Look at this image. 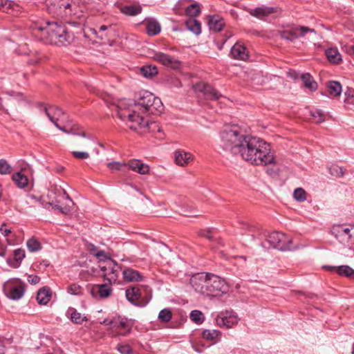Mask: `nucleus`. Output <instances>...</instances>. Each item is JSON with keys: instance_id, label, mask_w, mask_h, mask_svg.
Instances as JSON below:
<instances>
[{"instance_id": "obj_1", "label": "nucleus", "mask_w": 354, "mask_h": 354, "mask_svg": "<svg viewBox=\"0 0 354 354\" xmlns=\"http://www.w3.org/2000/svg\"><path fill=\"white\" fill-rule=\"evenodd\" d=\"M221 146L234 155L239 154L247 162L255 165H275V158L270 145L259 138L245 136L236 126L227 127L221 134Z\"/></svg>"}, {"instance_id": "obj_2", "label": "nucleus", "mask_w": 354, "mask_h": 354, "mask_svg": "<svg viewBox=\"0 0 354 354\" xmlns=\"http://www.w3.org/2000/svg\"><path fill=\"white\" fill-rule=\"evenodd\" d=\"M163 104L160 98L153 93L144 91L140 93L135 102L131 100L121 101L118 106V116L133 130L148 129L151 131L160 132L159 124L149 122L144 114H157L162 111Z\"/></svg>"}, {"instance_id": "obj_3", "label": "nucleus", "mask_w": 354, "mask_h": 354, "mask_svg": "<svg viewBox=\"0 0 354 354\" xmlns=\"http://www.w3.org/2000/svg\"><path fill=\"white\" fill-rule=\"evenodd\" d=\"M30 27L35 37L51 44L65 46L70 44L72 39L67 28L57 22L44 24L32 21Z\"/></svg>"}, {"instance_id": "obj_4", "label": "nucleus", "mask_w": 354, "mask_h": 354, "mask_svg": "<svg viewBox=\"0 0 354 354\" xmlns=\"http://www.w3.org/2000/svg\"><path fill=\"white\" fill-rule=\"evenodd\" d=\"M191 284L196 292L209 297L221 296L229 290L223 279L210 273L194 275L191 279Z\"/></svg>"}, {"instance_id": "obj_5", "label": "nucleus", "mask_w": 354, "mask_h": 354, "mask_svg": "<svg viewBox=\"0 0 354 354\" xmlns=\"http://www.w3.org/2000/svg\"><path fill=\"white\" fill-rule=\"evenodd\" d=\"M126 297L135 306H145L151 298V291L146 286H133L127 289Z\"/></svg>"}, {"instance_id": "obj_6", "label": "nucleus", "mask_w": 354, "mask_h": 354, "mask_svg": "<svg viewBox=\"0 0 354 354\" xmlns=\"http://www.w3.org/2000/svg\"><path fill=\"white\" fill-rule=\"evenodd\" d=\"M47 6L50 13L67 16L76 8V0H47Z\"/></svg>"}, {"instance_id": "obj_7", "label": "nucleus", "mask_w": 354, "mask_h": 354, "mask_svg": "<svg viewBox=\"0 0 354 354\" xmlns=\"http://www.w3.org/2000/svg\"><path fill=\"white\" fill-rule=\"evenodd\" d=\"M278 34L281 38L293 41L300 37H306V39H310L316 35V32L314 29L308 27L297 26L288 30H280Z\"/></svg>"}, {"instance_id": "obj_8", "label": "nucleus", "mask_w": 354, "mask_h": 354, "mask_svg": "<svg viewBox=\"0 0 354 354\" xmlns=\"http://www.w3.org/2000/svg\"><path fill=\"white\" fill-rule=\"evenodd\" d=\"M25 283L18 279H12L6 281L3 285V290L11 299H21L25 292Z\"/></svg>"}, {"instance_id": "obj_9", "label": "nucleus", "mask_w": 354, "mask_h": 354, "mask_svg": "<svg viewBox=\"0 0 354 354\" xmlns=\"http://www.w3.org/2000/svg\"><path fill=\"white\" fill-rule=\"evenodd\" d=\"M267 241L271 246L280 250H290L294 248L292 246L291 238L281 232L270 233L268 236Z\"/></svg>"}, {"instance_id": "obj_10", "label": "nucleus", "mask_w": 354, "mask_h": 354, "mask_svg": "<svg viewBox=\"0 0 354 354\" xmlns=\"http://www.w3.org/2000/svg\"><path fill=\"white\" fill-rule=\"evenodd\" d=\"M101 270L104 272V278L111 283L118 280V273L121 270L120 267L111 259L100 265Z\"/></svg>"}, {"instance_id": "obj_11", "label": "nucleus", "mask_w": 354, "mask_h": 354, "mask_svg": "<svg viewBox=\"0 0 354 354\" xmlns=\"http://www.w3.org/2000/svg\"><path fill=\"white\" fill-rule=\"evenodd\" d=\"M239 321L237 314L233 311L221 312L216 317V325L221 328H232L236 325Z\"/></svg>"}, {"instance_id": "obj_12", "label": "nucleus", "mask_w": 354, "mask_h": 354, "mask_svg": "<svg viewBox=\"0 0 354 354\" xmlns=\"http://www.w3.org/2000/svg\"><path fill=\"white\" fill-rule=\"evenodd\" d=\"M152 58L160 64L173 69L178 68L180 66V63L178 59L162 52H155Z\"/></svg>"}, {"instance_id": "obj_13", "label": "nucleus", "mask_w": 354, "mask_h": 354, "mask_svg": "<svg viewBox=\"0 0 354 354\" xmlns=\"http://www.w3.org/2000/svg\"><path fill=\"white\" fill-rule=\"evenodd\" d=\"M331 232L342 243H348L353 236V234L351 233V229L344 225L333 226Z\"/></svg>"}, {"instance_id": "obj_14", "label": "nucleus", "mask_w": 354, "mask_h": 354, "mask_svg": "<svg viewBox=\"0 0 354 354\" xmlns=\"http://www.w3.org/2000/svg\"><path fill=\"white\" fill-rule=\"evenodd\" d=\"M43 111L55 127H58V121L64 120V113L57 106H42Z\"/></svg>"}, {"instance_id": "obj_15", "label": "nucleus", "mask_w": 354, "mask_h": 354, "mask_svg": "<svg viewBox=\"0 0 354 354\" xmlns=\"http://www.w3.org/2000/svg\"><path fill=\"white\" fill-rule=\"evenodd\" d=\"M21 7L9 0H0V11L17 16L21 11Z\"/></svg>"}, {"instance_id": "obj_16", "label": "nucleus", "mask_w": 354, "mask_h": 354, "mask_svg": "<svg viewBox=\"0 0 354 354\" xmlns=\"http://www.w3.org/2000/svg\"><path fill=\"white\" fill-rule=\"evenodd\" d=\"M197 89L203 92L208 99L212 100H218L222 97V95L217 90L206 83L198 84Z\"/></svg>"}, {"instance_id": "obj_17", "label": "nucleus", "mask_w": 354, "mask_h": 354, "mask_svg": "<svg viewBox=\"0 0 354 354\" xmlns=\"http://www.w3.org/2000/svg\"><path fill=\"white\" fill-rule=\"evenodd\" d=\"M127 167H128L129 169L142 175L147 174L149 171V166L137 159L129 160L127 163Z\"/></svg>"}, {"instance_id": "obj_18", "label": "nucleus", "mask_w": 354, "mask_h": 354, "mask_svg": "<svg viewBox=\"0 0 354 354\" xmlns=\"http://www.w3.org/2000/svg\"><path fill=\"white\" fill-rule=\"evenodd\" d=\"M323 269L330 272H336L340 276L354 277V270L348 266H324Z\"/></svg>"}, {"instance_id": "obj_19", "label": "nucleus", "mask_w": 354, "mask_h": 354, "mask_svg": "<svg viewBox=\"0 0 354 354\" xmlns=\"http://www.w3.org/2000/svg\"><path fill=\"white\" fill-rule=\"evenodd\" d=\"M111 291V287L107 284L94 285L91 289V293L93 297H99L100 298L108 297Z\"/></svg>"}, {"instance_id": "obj_20", "label": "nucleus", "mask_w": 354, "mask_h": 354, "mask_svg": "<svg viewBox=\"0 0 354 354\" xmlns=\"http://www.w3.org/2000/svg\"><path fill=\"white\" fill-rule=\"evenodd\" d=\"M111 327L117 330V333L126 335L131 330L128 322L121 319H115L110 322Z\"/></svg>"}, {"instance_id": "obj_21", "label": "nucleus", "mask_w": 354, "mask_h": 354, "mask_svg": "<svg viewBox=\"0 0 354 354\" xmlns=\"http://www.w3.org/2000/svg\"><path fill=\"white\" fill-rule=\"evenodd\" d=\"M176 163L181 167L188 165L193 160V155L183 150H177L174 153Z\"/></svg>"}, {"instance_id": "obj_22", "label": "nucleus", "mask_w": 354, "mask_h": 354, "mask_svg": "<svg viewBox=\"0 0 354 354\" xmlns=\"http://www.w3.org/2000/svg\"><path fill=\"white\" fill-rule=\"evenodd\" d=\"M274 12V8L272 7H259L253 9H250L248 12L253 17L259 19H263L265 17L269 16Z\"/></svg>"}, {"instance_id": "obj_23", "label": "nucleus", "mask_w": 354, "mask_h": 354, "mask_svg": "<svg viewBox=\"0 0 354 354\" xmlns=\"http://www.w3.org/2000/svg\"><path fill=\"white\" fill-rule=\"evenodd\" d=\"M232 57L237 59L245 60L248 57L246 48L239 43L235 44L231 48Z\"/></svg>"}, {"instance_id": "obj_24", "label": "nucleus", "mask_w": 354, "mask_h": 354, "mask_svg": "<svg viewBox=\"0 0 354 354\" xmlns=\"http://www.w3.org/2000/svg\"><path fill=\"white\" fill-rule=\"evenodd\" d=\"M224 25L223 19L219 16L210 17L208 20V26L212 31L219 32L222 30Z\"/></svg>"}, {"instance_id": "obj_25", "label": "nucleus", "mask_w": 354, "mask_h": 354, "mask_svg": "<svg viewBox=\"0 0 354 354\" xmlns=\"http://www.w3.org/2000/svg\"><path fill=\"white\" fill-rule=\"evenodd\" d=\"M124 279L128 282L139 281L142 279L140 273L131 268H127L122 271Z\"/></svg>"}, {"instance_id": "obj_26", "label": "nucleus", "mask_w": 354, "mask_h": 354, "mask_svg": "<svg viewBox=\"0 0 354 354\" xmlns=\"http://www.w3.org/2000/svg\"><path fill=\"white\" fill-rule=\"evenodd\" d=\"M327 88L329 95L333 97H338L342 92V85L337 81H330L327 84Z\"/></svg>"}, {"instance_id": "obj_27", "label": "nucleus", "mask_w": 354, "mask_h": 354, "mask_svg": "<svg viewBox=\"0 0 354 354\" xmlns=\"http://www.w3.org/2000/svg\"><path fill=\"white\" fill-rule=\"evenodd\" d=\"M326 55L330 62L339 64L342 62V55L336 48H330L326 50Z\"/></svg>"}, {"instance_id": "obj_28", "label": "nucleus", "mask_w": 354, "mask_h": 354, "mask_svg": "<svg viewBox=\"0 0 354 354\" xmlns=\"http://www.w3.org/2000/svg\"><path fill=\"white\" fill-rule=\"evenodd\" d=\"M51 294L49 288H41L37 295V300L41 305H46L50 299Z\"/></svg>"}, {"instance_id": "obj_29", "label": "nucleus", "mask_w": 354, "mask_h": 354, "mask_svg": "<svg viewBox=\"0 0 354 354\" xmlns=\"http://www.w3.org/2000/svg\"><path fill=\"white\" fill-rule=\"evenodd\" d=\"M147 32L150 36L158 35L161 30L160 24L155 20H149L146 25Z\"/></svg>"}, {"instance_id": "obj_30", "label": "nucleus", "mask_w": 354, "mask_h": 354, "mask_svg": "<svg viewBox=\"0 0 354 354\" xmlns=\"http://www.w3.org/2000/svg\"><path fill=\"white\" fill-rule=\"evenodd\" d=\"M25 257V252L23 250L17 249L14 251L12 259L9 260V264L13 268L19 266L21 261Z\"/></svg>"}, {"instance_id": "obj_31", "label": "nucleus", "mask_w": 354, "mask_h": 354, "mask_svg": "<svg viewBox=\"0 0 354 354\" xmlns=\"http://www.w3.org/2000/svg\"><path fill=\"white\" fill-rule=\"evenodd\" d=\"M185 26L189 30L196 35H199L201 32V23L194 18L187 20Z\"/></svg>"}, {"instance_id": "obj_32", "label": "nucleus", "mask_w": 354, "mask_h": 354, "mask_svg": "<svg viewBox=\"0 0 354 354\" xmlns=\"http://www.w3.org/2000/svg\"><path fill=\"white\" fill-rule=\"evenodd\" d=\"M122 13L129 16H135L142 12V7L140 5L124 6L121 8Z\"/></svg>"}, {"instance_id": "obj_33", "label": "nucleus", "mask_w": 354, "mask_h": 354, "mask_svg": "<svg viewBox=\"0 0 354 354\" xmlns=\"http://www.w3.org/2000/svg\"><path fill=\"white\" fill-rule=\"evenodd\" d=\"M301 80L304 82L305 87L308 88L311 91H315L317 88L316 82L314 81L312 76L308 74H303L301 75Z\"/></svg>"}, {"instance_id": "obj_34", "label": "nucleus", "mask_w": 354, "mask_h": 354, "mask_svg": "<svg viewBox=\"0 0 354 354\" xmlns=\"http://www.w3.org/2000/svg\"><path fill=\"white\" fill-rule=\"evenodd\" d=\"M220 335L221 332L215 329H206L202 332V337L207 341H216Z\"/></svg>"}, {"instance_id": "obj_35", "label": "nucleus", "mask_w": 354, "mask_h": 354, "mask_svg": "<svg viewBox=\"0 0 354 354\" xmlns=\"http://www.w3.org/2000/svg\"><path fill=\"white\" fill-rule=\"evenodd\" d=\"M12 180L15 181L17 187L24 188L27 186L28 180V178L22 174L21 172H17L12 176Z\"/></svg>"}, {"instance_id": "obj_36", "label": "nucleus", "mask_w": 354, "mask_h": 354, "mask_svg": "<svg viewBox=\"0 0 354 354\" xmlns=\"http://www.w3.org/2000/svg\"><path fill=\"white\" fill-rule=\"evenodd\" d=\"M140 71L146 77H151L158 74V68L155 66H144L140 68Z\"/></svg>"}, {"instance_id": "obj_37", "label": "nucleus", "mask_w": 354, "mask_h": 354, "mask_svg": "<svg viewBox=\"0 0 354 354\" xmlns=\"http://www.w3.org/2000/svg\"><path fill=\"white\" fill-rule=\"evenodd\" d=\"M68 313L71 314V319L76 324H82L85 320V317L74 308L69 309Z\"/></svg>"}, {"instance_id": "obj_38", "label": "nucleus", "mask_w": 354, "mask_h": 354, "mask_svg": "<svg viewBox=\"0 0 354 354\" xmlns=\"http://www.w3.org/2000/svg\"><path fill=\"white\" fill-rule=\"evenodd\" d=\"M186 14L192 18L196 17L201 12L199 4L192 3L185 9Z\"/></svg>"}, {"instance_id": "obj_39", "label": "nucleus", "mask_w": 354, "mask_h": 354, "mask_svg": "<svg viewBox=\"0 0 354 354\" xmlns=\"http://www.w3.org/2000/svg\"><path fill=\"white\" fill-rule=\"evenodd\" d=\"M310 115L317 124H320L325 120V115L321 110H310Z\"/></svg>"}, {"instance_id": "obj_40", "label": "nucleus", "mask_w": 354, "mask_h": 354, "mask_svg": "<svg viewBox=\"0 0 354 354\" xmlns=\"http://www.w3.org/2000/svg\"><path fill=\"white\" fill-rule=\"evenodd\" d=\"M172 313L171 311L168 308H165L158 314V319L162 322H168L171 319Z\"/></svg>"}, {"instance_id": "obj_41", "label": "nucleus", "mask_w": 354, "mask_h": 354, "mask_svg": "<svg viewBox=\"0 0 354 354\" xmlns=\"http://www.w3.org/2000/svg\"><path fill=\"white\" fill-rule=\"evenodd\" d=\"M293 197L297 201H305L306 200V192L302 188H297L293 192Z\"/></svg>"}, {"instance_id": "obj_42", "label": "nucleus", "mask_w": 354, "mask_h": 354, "mask_svg": "<svg viewBox=\"0 0 354 354\" xmlns=\"http://www.w3.org/2000/svg\"><path fill=\"white\" fill-rule=\"evenodd\" d=\"M190 319L195 323L199 324L204 321V316L200 310H194L190 313Z\"/></svg>"}, {"instance_id": "obj_43", "label": "nucleus", "mask_w": 354, "mask_h": 354, "mask_svg": "<svg viewBox=\"0 0 354 354\" xmlns=\"http://www.w3.org/2000/svg\"><path fill=\"white\" fill-rule=\"evenodd\" d=\"M107 167L111 171H122L124 167H127V163L120 162H111L106 164Z\"/></svg>"}, {"instance_id": "obj_44", "label": "nucleus", "mask_w": 354, "mask_h": 354, "mask_svg": "<svg viewBox=\"0 0 354 354\" xmlns=\"http://www.w3.org/2000/svg\"><path fill=\"white\" fill-rule=\"evenodd\" d=\"M27 247L30 252H35L41 248L40 243L38 240L32 238L27 241Z\"/></svg>"}, {"instance_id": "obj_45", "label": "nucleus", "mask_w": 354, "mask_h": 354, "mask_svg": "<svg viewBox=\"0 0 354 354\" xmlns=\"http://www.w3.org/2000/svg\"><path fill=\"white\" fill-rule=\"evenodd\" d=\"M12 171L11 166L5 159H0V174L5 175L10 174Z\"/></svg>"}, {"instance_id": "obj_46", "label": "nucleus", "mask_w": 354, "mask_h": 354, "mask_svg": "<svg viewBox=\"0 0 354 354\" xmlns=\"http://www.w3.org/2000/svg\"><path fill=\"white\" fill-rule=\"evenodd\" d=\"M67 291L71 295H80L82 293V288L80 286L73 283L68 287Z\"/></svg>"}, {"instance_id": "obj_47", "label": "nucleus", "mask_w": 354, "mask_h": 354, "mask_svg": "<svg viewBox=\"0 0 354 354\" xmlns=\"http://www.w3.org/2000/svg\"><path fill=\"white\" fill-rule=\"evenodd\" d=\"M344 102L347 104H354V89L348 88L344 93Z\"/></svg>"}, {"instance_id": "obj_48", "label": "nucleus", "mask_w": 354, "mask_h": 354, "mask_svg": "<svg viewBox=\"0 0 354 354\" xmlns=\"http://www.w3.org/2000/svg\"><path fill=\"white\" fill-rule=\"evenodd\" d=\"M329 171L331 175L337 177L342 176L344 175L342 169L336 165H333L329 167Z\"/></svg>"}, {"instance_id": "obj_49", "label": "nucleus", "mask_w": 354, "mask_h": 354, "mask_svg": "<svg viewBox=\"0 0 354 354\" xmlns=\"http://www.w3.org/2000/svg\"><path fill=\"white\" fill-rule=\"evenodd\" d=\"M118 351L121 354H132L133 353L131 347L128 344L118 345Z\"/></svg>"}, {"instance_id": "obj_50", "label": "nucleus", "mask_w": 354, "mask_h": 354, "mask_svg": "<svg viewBox=\"0 0 354 354\" xmlns=\"http://www.w3.org/2000/svg\"><path fill=\"white\" fill-rule=\"evenodd\" d=\"M72 154L77 159L84 160L89 158L88 153L84 151H72Z\"/></svg>"}, {"instance_id": "obj_51", "label": "nucleus", "mask_w": 354, "mask_h": 354, "mask_svg": "<svg viewBox=\"0 0 354 354\" xmlns=\"http://www.w3.org/2000/svg\"><path fill=\"white\" fill-rule=\"evenodd\" d=\"M89 250L91 254L96 256L98 258L102 257L104 256V252L102 250H97L96 248L93 245H91L89 247Z\"/></svg>"}, {"instance_id": "obj_52", "label": "nucleus", "mask_w": 354, "mask_h": 354, "mask_svg": "<svg viewBox=\"0 0 354 354\" xmlns=\"http://www.w3.org/2000/svg\"><path fill=\"white\" fill-rule=\"evenodd\" d=\"M28 281L32 285H36L39 283L40 278L37 275L30 274L28 277Z\"/></svg>"}, {"instance_id": "obj_53", "label": "nucleus", "mask_w": 354, "mask_h": 354, "mask_svg": "<svg viewBox=\"0 0 354 354\" xmlns=\"http://www.w3.org/2000/svg\"><path fill=\"white\" fill-rule=\"evenodd\" d=\"M200 236H203L209 240H212L213 239L212 232L209 230H202L200 232Z\"/></svg>"}, {"instance_id": "obj_54", "label": "nucleus", "mask_w": 354, "mask_h": 354, "mask_svg": "<svg viewBox=\"0 0 354 354\" xmlns=\"http://www.w3.org/2000/svg\"><path fill=\"white\" fill-rule=\"evenodd\" d=\"M55 208L59 209L63 214H67L71 211V206L69 205H66L64 207H62L59 205H55Z\"/></svg>"}, {"instance_id": "obj_55", "label": "nucleus", "mask_w": 354, "mask_h": 354, "mask_svg": "<svg viewBox=\"0 0 354 354\" xmlns=\"http://www.w3.org/2000/svg\"><path fill=\"white\" fill-rule=\"evenodd\" d=\"M0 231L6 236H7L11 232L10 230L7 227L5 223L1 226Z\"/></svg>"}, {"instance_id": "obj_56", "label": "nucleus", "mask_w": 354, "mask_h": 354, "mask_svg": "<svg viewBox=\"0 0 354 354\" xmlns=\"http://www.w3.org/2000/svg\"><path fill=\"white\" fill-rule=\"evenodd\" d=\"M94 32H95V33L97 34V37L99 39H100L101 40L107 39V37H109V32H100L99 31L97 32L96 30H94Z\"/></svg>"}, {"instance_id": "obj_57", "label": "nucleus", "mask_w": 354, "mask_h": 354, "mask_svg": "<svg viewBox=\"0 0 354 354\" xmlns=\"http://www.w3.org/2000/svg\"><path fill=\"white\" fill-rule=\"evenodd\" d=\"M111 26H104V25H102L99 28V32H105L106 30H107L109 28H111Z\"/></svg>"}, {"instance_id": "obj_58", "label": "nucleus", "mask_w": 354, "mask_h": 354, "mask_svg": "<svg viewBox=\"0 0 354 354\" xmlns=\"http://www.w3.org/2000/svg\"><path fill=\"white\" fill-rule=\"evenodd\" d=\"M57 128H58L59 130L66 133H69L70 131L66 130V127H61L58 124V127H56Z\"/></svg>"}, {"instance_id": "obj_59", "label": "nucleus", "mask_w": 354, "mask_h": 354, "mask_svg": "<svg viewBox=\"0 0 354 354\" xmlns=\"http://www.w3.org/2000/svg\"><path fill=\"white\" fill-rule=\"evenodd\" d=\"M38 62H39V59H38L28 61V64H37Z\"/></svg>"}, {"instance_id": "obj_60", "label": "nucleus", "mask_w": 354, "mask_h": 354, "mask_svg": "<svg viewBox=\"0 0 354 354\" xmlns=\"http://www.w3.org/2000/svg\"><path fill=\"white\" fill-rule=\"evenodd\" d=\"M111 320L104 319V320L103 321V323H104V324H106V325H110V326H111V324H110V322H111Z\"/></svg>"}, {"instance_id": "obj_61", "label": "nucleus", "mask_w": 354, "mask_h": 354, "mask_svg": "<svg viewBox=\"0 0 354 354\" xmlns=\"http://www.w3.org/2000/svg\"><path fill=\"white\" fill-rule=\"evenodd\" d=\"M268 173L269 174L272 175V174H275V173L277 174V171H274V170H272V169H271V170L270 171V170H268Z\"/></svg>"}, {"instance_id": "obj_62", "label": "nucleus", "mask_w": 354, "mask_h": 354, "mask_svg": "<svg viewBox=\"0 0 354 354\" xmlns=\"http://www.w3.org/2000/svg\"><path fill=\"white\" fill-rule=\"evenodd\" d=\"M238 258L243 259L244 261H245L247 259L246 257H245V256H240Z\"/></svg>"}, {"instance_id": "obj_63", "label": "nucleus", "mask_w": 354, "mask_h": 354, "mask_svg": "<svg viewBox=\"0 0 354 354\" xmlns=\"http://www.w3.org/2000/svg\"><path fill=\"white\" fill-rule=\"evenodd\" d=\"M93 151H94V153H95L96 155H99V154H100V151H99V150H98V149H94V150H93Z\"/></svg>"}, {"instance_id": "obj_64", "label": "nucleus", "mask_w": 354, "mask_h": 354, "mask_svg": "<svg viewBox=\"0 0 354 354\" xmlns=\"http://www.w3.org/2000/svg\"><path fill=\"white\" fill-rule=\"evenodd\" d=\"M192 347H193V348H194L196 351H197V352H201V351H199V350H198V348H196V347L195 346H193Z\"/></svg>"}]
</instances>
